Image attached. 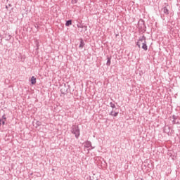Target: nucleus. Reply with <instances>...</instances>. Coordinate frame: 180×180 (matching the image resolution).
<instances>
[{"instance_id":"f257e3e1","label":"nucleus","mask_w":180,"mask_h":180,"mask_svg":"<svg viewBox=\"0 0 180 180\" xmlns=\"http://www.w3.org/2000/svg\"><path fill=\"white\" fill-rule=\"evenodd\" d=\"M137 29L139 30V33H146L147 32V27L146 26V22L144 20L140 19L138 22Z\"/></svg>"},{"instance_id":"aec40b11","label":"nucleus","mask_w":180,"mask_h":180,"mask_svg":"<svg viewBox=\"0 0 180 180\" xmlns=\"http://www.w3.org/2000/svg\"><path fill=\"white\" fill-rule=\"evenodd\" d=\"M36 124H37V126H41V122H40V121H37V122H36Z\"/></svg>"},{"instance_id":"6e6552de","label":"nucleus","mask_w":180,"mask_h":180,"mask_svg":"<svg viewBox=\"0 0 180 180\" xmlns=\"http://www.w3.org/2000/svg\"><path fill=\"white\" fill-rule=\"evenodd\" d=\"M169 131H171V127H165L163 129V133H166V134H168L169 136Z\"/></svg>"},{"instance_id":"393cba45","label":"nucleus","mask_w":180,"mask_h":180,"mask_svg":"<svg viewBox=\"0 0 180 180\" xmlns=\"http://www.w3.org/2000/svg\"><path fill=\"white\" fill-rule=\"evenodd\" d=\"M1 122H2V120H1V119H0V126H1Z\"/></svg>"},{"instance_id":"6ab92c4d","label":"nucleus","mask_w":180,"mask_h":180,"mask_svg":"<svg viewBox=\"0 0 180 180\" xmlns=\"http://www.w3.org/2000/svg\"><path fill=\"white\" fill-rule=\"evenodd\" d=\"M20 61H22V62L25 61V60L26 58L25 57V56H23V55L20 56Z\"/></svg>"},{"instance_id":"ddd939ff","label":"nucleus","mask_w":180,"mask_h":180,"mask_svg":"<svg viewBox=\"0 0 180 180\" xmlns=\"http://www.w3.org/2000/svg\"><path fill=\"white\" fill-rule=\"evenodd\" d=\"M84 46H85V42H84V39H80V44L79 46V47L80 49H84Z\"/></svg>"},{"instance_id":"f3484780","label":"nucleus","mask_w":180,"mask_h":180,"mask_svg":"<svg viewBox=\"0 0 180 180\" xmlns=\"http://www.w3.org/2000/svg\"><path fill=\"white\" fill-rule=\"evenodd\" d=\"M35 45L37 47V50H39V48L40 47V44L39 42V40H37V39L35 40Z\"/></svg>"},{"instance_id":"a211bd4d","label":"nucleus","mask_w":180,"mask_h":180,"mask_svg":"<svg viewBox=\"0 0 180 180\" xmlns=\"http://www.w3.org/2000/svg\"><path fill=\"white\" fill-rule=\"evenodd\" d=\"M110 108H112V109H116V105H115V103H113L112 102L110 103Z\"/></svg>"},{"instance_id":"20e7f679","label":"nucleus","mask_w":180,"mask_h":180,"mask_svg":"<svg viewBox=\"0 0 180 180\" xmlns=\"http://www.w3.org/2000/svg\"><path fill=\"white\" fill-rule=\"evenodd\" d=\"M68 91V88H67V85L65 84L62 85L60 87V96H64V95H67Z\"/></svg>"},{"instance_id":"423d86ee","label":"nucleus","mask_w":180,"mask_h":180,"mask_svg":"<svg viewBox=\"0 0 180 180\" xmlns=\"http://www.w3.org/2000/svg\"><path fill=\"white\" fill-rule=\"evenodd\" d=\"M116 110H117V109H112L109 113L110 116H113L114 117H116L119 115V112Z\"/></svg>"},{"instance_id":"b1692460","label":"nucleus","mask_w":180,"mask_h":180,"mask_svg":"<svg viewBox=\"0 0 180 180\" xmlns=\"http://www.w3.org/2000/svg\"><path fill=\"white\" fill-rule=\"evenodd\" d=\"M2 119H4V120H6V117H5V115H3Z\"/></svg>"},{"instance_id":"bb28decb","label":"nucleus","mask_w":180,"mask_h":180,"mask_svg":"<svg viewBox=\"0 0 180 180\" xmlns=\"http://www.w3.org/2000/svg\"><path fill=\"white\" fill-rule=\"evenodd\" d=\"M6 8H8V6H6Z\"/></svg>"},{"instance_id":"a878e982","label":"nucleus","mask_w":180,"mask_h":180,"mask_svg":"<svg viewBox=\"0 0 180 180\" xmlns=\"http://www.w3.org/2000/svg\"><path fill=\"white\" fill-rule=\"evenodd\" d=\"M91 149H88V153H89V150H90Z\"/></svg>"},{"instance_id":"39448f33","label":"nucleus","mask_w":180,"mask_h":180,"mask_svg":"<svg viewBox=\"0 0 180 180\" xmlns=\"http://www.w3.org/2000/svg\"><path fill=\"white\" fill-rule=\"evenodd\" d=\"M146 40L147 37H146L144 35L139 38L138 41H136V46L139 47V49L141 47L140 43H144L145 41H147Z\"/></svg>"},{"instance_id":"412c9836","label":"nucleus","mask_w":180,"mask_h":180,"mask_svg":"<svg viewBox=\"0 0 180 180\" xmlns=\"http://www.w3.org/2000/svg\"><path fill=\"white\" fill-rule=\"evenodd\" d=\"M78 2V0H72V4H75Z\"/></svg>"},{"instance_id":"f8f14e48","label":"nucleus","mask_w":180,"mask_h":180,"mask_svg":"<svg viewBox=\"0 0 180 180\" xmlns=\"http://www.w3.org/2000/svg\"><path fill=\"white\" fill-rule=\"evenodd\" d=\"M77 27L79 29H84V23H82V22H77Z\"/></svg>"},{"instance_id":"4468645a","label":"nucleus","mask_w":180,"mask_h":180,"mask_svg":"<svg viewBox=\"0 0 180 180\" xmlns=\"http://www.w3.org/2000/svg\"><path fill=\"white\" fill-rule=\"evenodd\" d=\"M110 60H112V58L108 56V57H107V63H106V65H107L108 67H109V65H110V63H111Z\"/></svg>"},{"instance_id":"7ed1b4c3","label":"nucleus","mask_w":180,"mask_h":180,"mask_svg":"<svg viewBox=\"0 0 180 180\" xmlns=\"http://www.w3.org/2000/svg\"><path fill=\"white\" fill-rule=\"evenodd\" d=\"M170 120H172L173 124H180V117L175 115L170 117Z\"/></svg>"},{"instance_id":"4be33fe9","label":"nucleus","mask_w":180,"mask_h":180,"mask_svg":"<svg viewBox=\"0 0 180 180\" xmlns=\"http://www.w3.org/2000/svg\"><path fill=\"white\" fill-rule=\"evenodd\" d=\"M83 29H85V30H87L88 29V27L86 25H83Z\"/></svg>"},{"instance_id":"9d476101","label":"nucleus","mask_w":180,"mask_h":180,"mask_svg":"<svg viewBox=\"0 0 180 180\" xmlns=\"http://www.w3.org/2000/svg\"><path fill=\"white\" fill-rule=\"evenodd\" d=\"M162 11L165 15H169V10H168V8L167 6L163 7Z\"/></svg>"},{"instance_id":"0eeeda50","label":"nucleus","mask_w":180,"mask_h":180,"mask_svg":"<svg viewBox=\"0 0 180 180\" xmlns=\"http://www.w3.org/2000/svg\"><path fill=\"white\" fill-rule=\"evenodd\" d=\"M89 147H91V150H93L94 147H92V143L91 141H87L84 143V148H89Z\"/></svg>"},{"instance_id":"f03ea898","label":"nucleus","mask_w":180,"mask_h":180,"mask_svg":"<svg viewBox=\"0 0 180 180\" xmlns=\"http://www.w3.org/2000/svg\"><path fill=\"white\" fill-rule=\"evenodd\" d=\"M70 131L72 134L75 135L76 139H79V136H80L79 126L77 124L72 125Z\"/></svg>"},{"instance_id":"9b49d317","label":"nucleus","mask_w":180,"mask_h":180,"mask_svg":"<svg viewBox=\"0 0 180 180\" xmlns=\"http://www.w3.org/2000/svg\"><path fill=\"white\" fill-rule=\"evenodd\" d=\"M5 39L7 41H9V40H11V39H12V35H11L9 33H6Z\"/></svg>"},{"instance_id":"cd10ccee","label":"nucleus","mask_w":180,"mask_h":180,"mask_svg":"<svg viewBox=\"0 0 180 180\" xmlns=\"http://www.w3.org/2000/svg\"><path fill=\"white\" fill-rule=\"evenodd\" d=\"M0 37H2V36L0 34Z\"/></svg>"},{"instance_id":"5701e85b","label":"nucleus","mask_w":180,"mask_h":180,"mask_svg":"<svg viewBox=\"0 0 180 180\" xmlns=\"http://www.w3.org/2000/svg\"><path fill=\"white\" fill-rule=\"evenodd\" d=\"M5 122H6V120H1V123H2L3 126L5 125Z\"/></svg>"},{"instance_id":"1a4fd4ad","label":"nucleus","mask_w":180,"mask_h":180,"mask_svg":"<svg viewBox=\"0 0 180 180\" xmlns=\"http://www.w3.org/2000/svg\"><path fill=\"white\" fill-rule=\"evenodd\" d=\"M142 49L144 51H147L148 50V46H147V41L142 43Z\"/></svg>"},{"instance_id":"dca6fc26","label":"nucleus","mask_w":180,"mask_h":180,"mask_svg":"<svg viewBox=\"0 0 180 180\" xmlns=\"http://www.w3.org/2000/svg\"><path fill=\"white\" fill-rule=\"evenodd\" d=\"M31 84L32 85H34V84H36V77H34V76L31 77Z\"/></svg>"},{"instance_id":"2eb2a0df","label":"nucleus","mask_w":180,"mask_h":180,"mask_svg":"<svg viewBox=\"0 0 180 180\" xmlns=\"http://www.w3.org/2000/svg\"><path fill=\"white\" fill-rule=\"evenodd\" d=\"M71 25H72V20H68V21H66V23H65L66 27L71 26Z\"/></svg>"}]
</instances>
